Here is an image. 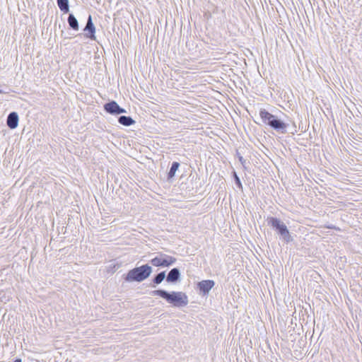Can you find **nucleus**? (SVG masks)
Returning a JSON list of instances; mask_svg holds the SVG:
<instances>
[{
    "mask_svg": "<svg viewBox=\"0 0 362 362\" xmlns=\"http://www.w3.org/2000/svg\"><path fill=\"white\" fill-rule=\"evenodd\" d=\"M153 296H158L165 300L174 307L182 308L188 304V297L186 293L181 291L168 292L164 289H158L151 291Z\"/></svg>",
    "mask_w": 362,
    "mask_h": 362,
    "instance_id": "nucleus-1",
    "label": "nucleus"
},
{
    "mask_svg": "<svg viewBox=\"0 0 362 362\" xmlns=\"http://www.w3.org/2000/svg\"><path fill=\"white\" fill-rule=\"evenodd\" d=\"M259 116L264 123L269 125L276 131L280 133H285L287 124L281 120L276 118V116L272 115L266 110H261Z\"/></svg>",
    "mask_w": 362,
    "mask_h": 362,
    "instance_id": "nucleus-2",
    "label": "nucleus"
},
{
    "mask_svg": "<svg viewBox=\"0 0 362 362\" xmlns=\"http://www.w3.org/2000/svg\"><path fill=\"white\" fill-rule=\"evenodd\" d=\"M268 223L278 230L279 233L281 235L282 238L286 242L289 243L293 240V238L286 226L279 219L276 218H270L268 219Z\"/></svg>",
    "mask_w": 362,
    "mask_h": 362,
    "instance_id": "nucleus-3",
    "label": "nucleus"
},
{
    "mask_svg": "<svg viewBox=\"0 0 362 362\" xmlns=\"http://www.w3.org/2000/svg\"><path fill=\"white\" fill-rule=\"evenodd\" d=\"M175 259L172 257L165 255H160L151 260V264L153 266L158 267H168L174 263Z\"/></svg>",
    "mask_w": 362,
    "mask_h": 362,
    "instance_id": "nucleus-4",
    "label": "nucleus"
},
{
    "mask_svg": "<svg viewBox=\"0 0 362 362\" xmlns=\"http://www.w3.org/2000/svg\"><path fill=\"white\" fill-rule=\"evenodd\" d=\"M215 282L213 280H202L197 283V287L199 289V294L205 296L209 294V291L214 286Z\"/></svg>",
    "mask_w": 362,
    "mask_h": 362,
    "instance_id": "nucleus-5",
    "label": "nucleus"
},
{
    "mask_svg": "<svg viewBox=\"0 0 362 362\" xmlns=\"http://www.w3.org/2000/svg\"><path fill=\"white\" fill-rule=\"evenodd\" d=\"M151 273H127L122 276L123 279L128 282H141L147 279Z\"/></svg>",
    "mask_w": 362,
    "mask_h": 362,
    "instance_id": "nucleus-6",
    "label": "nucleus"
},
{
    "mask_svg": "<svg viewBox=\"0 0 362 362\" xmlns=\"http://www.w3.org/2000/svg\"><path fill=\"white\" fill-rule=\"evenodd\" d=\"M104 109L106 112L112 115H119L126 112V110L120 107L119 105L115 101H112L105 104L104 105Z\"/></svg>",
    "mask_w": 362,
    "mask_h": 362,
    "instance_id": "nucleus-7",
    "label": "nucleus"
},
{
    "mask_svg": "<svg viewBox=\"0 0 362 362\" xmlns=\"http://www.w3.org/2000/svg\"><path fill=\"white\" fill-rule=\"evenodd\" d=\"M85 32H88L86 33V36L93 40H96V37L95 35V28L93 23L91 16H89L86 25L84 28Z\"/></svg>",
    "mask_w": 362,
    "mask_h": 362,
    "instance_id": "nucleus-8",
    "label": "nucleus"
},
{
    "mask_svg": "<svg viewBox=\"0 0 362 362\" xmlns=\"http://www.w3.org/2000/svg\"><path fill=\"white\" fill-rule=\"evenodd\" d=\"M18 115L16 112H13L8 115L6 120V124L10 129H13L18 127Z\"/></svg>",
    "mask_w": 362,
    "mask_h": 362,
    "instance_id": "nucleus-9",
    "label": "nucleus"
},
{
    "mask_svg": "<svg viewBox=\"0 0 362 362\" xmlns=\"http://www.w3.org/2000/svg\"><path fill=\"white\" fill-rule=\"evenodd\" d=\"M59 8L64 13L69 11V0H57Z\"/></svg>",
    "mask_w": 362,
    "mask_h": 362,
    "instance_id": "nucleus-10",
    "label": "nucleus"
},
{
    "mask_svg": "<svg viewBox=\"0 0 362 362\" xmlns=\"http://www.w3.org/2000/svg\"><path fill=\"white\" fill-rule=\"evenodd\" d=\"M119 122L124 125V126H130L133 124H134V120L130 117H127V116H121L119 117Z\"/></svg>",
    "mask_w": 362,
    "mask_h": 362,
    "instance_id": "nucleus-11",
    "label": "nucleus"
},
{
    "mask_svg": "<svg viewBox=\"0 0 362 362\" xmlns=\"http://www.w3.org/2000/svg\"><path fill=\"white\" fill-rule=\"evenodd\" d=\"M181 273H168L166 276V281L168 283H176L180 279Z\"/></svg>",
    "mask_w": 362,
    "mask_h": 362,
    "instance_id": "nucleus-12",
    "label": "nucleus"
},
{
    "mask_svg": "<svg viewBox=\"0 0 362 362\" xmlns=\"http://www.w3.org/2000/svg\"><path fill=\"white\" fill-rule=\"evenodd\" d=\"M68 23L71 28H72L75 30H78V23L77 19L74 17L73 14H70L68 18Z\"/></svg>",
    "mask_w": 362,
    "mask_h": 362,
    "instance_id": "nucleus-13",
    "label": "nucleus"
},
{
    "mask_svg": "<svg viewBox=\"0 0 362 362\" xmlns=\"http://www.w3.org/2000/svg\"><path fill=\"white\" fill-rule=\"evenodd\" d=\"M179 166H180V164L177 162H174L172 164V166H171L170 170L168 173L169 177H173L175 176V173L177 170Z\"/></svg>",
    "mask_w": 362,
    "mask_h": 362,
    "instance_id": "nucleus-14",
    "label": "nucleus"
},
{
    "mask_svg": "<svg viewBox=\"0 0 362 362\" xmlns=\"http://www.w3.org/2000/svg\"><path fill=\"white\" fill-rule=\"evenodd\" d=\"M129 272H151V267L148 264H145V265H142L139 267L134 268V269L130 270Z\"/></svg>",
    "mask_w": 362,
    "mask_h": 362,
    "instance_id": "nucleus-15",
    "label": "nucleus"
},
{
    "mask_svg": "<svg viewBox=\"0 0 362 362\" xmlns=\"http://www.w3.org/2000/svg\"><path fill=\"white\" fill-rule=\"evenodd\" d=\"M166 273H158V274L153 278V281L156 284H160L165 278Z\"/></svg>",
    "mask_w": 362,
    "mask_h": 362,
    "instance_id": "nucleus-16",
    "label": "nucleus"
},
{
    "mask_svg": "<svg viewBox=\"0 0 362 362\" xmlns=\"http://www.w3.org/2000/svg\"><path fill=\"white\" fill-rule=\"evenodd\" d=\"M235 180H236V182L238 184V185L241 186V183H240L239 177L235 174Z\"/></svg>",
    "mask_w": 362,
    "mask_h": 362,
    "instance_id": "nucleus-17",
    "label": "nucleus"
},
{
    "mask_svg": "<svg viewBox=\"0 0 362 362\" xmlns=\"http://www.w3.org/2000/svg\"><path fill=\"white\" fill-rule=\"evenodd\" d=\"M13 362H22V359L20 358H16Z\"/></svg>",
    "mask_w": 362,
    "mask_h": 362,
    "instance_id": "nucleus-18",
    "label": "nucleus"
},
{
    "mask_svg": "<svg viewBox=\"0 0 362 362\" xmlns=\"http://www.w3.org/2000/svg\"><path fill=\"white\" fill-rule=\"evenodd\" d=\"M170 272H180L178 269L177 268H174L172 270H170Z\"/></svg>",
    "mask_w": 362,
    "mask_h": 362,
    "instance_id": "nucleus-19",
    "label": "nucleus"
},
{
    "mask_svg": "<svg viewBox=\"0 0 362 362\" xmlns=\"http://www.w3.org/2000/svg\"><path fill=\"white\" fill-rule=\"evenodd\" d=\"M0 93H1V91L0 90Z\"/></svg>",
    "mask_w": 362,
    "mask_h": 362,
    "instance_id": "nucleus-20",
    "label": "nucleus"
},
{
    "mask_svg": "<svg viewBox=\"0 0 362 362\" xmlns=\"http://www.w3.org/2000/svg\"><path fill=\"white\" fill-rule=\"evenodd\" d=\"M361 279H362V276H361Z\"/></svg>",
    "mask_w": 362,
    "mask_h": 362,
    "instance_id": "nucleus-21",
    "label": "nucleus"
}]
</instances>
